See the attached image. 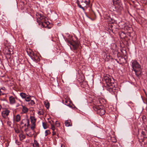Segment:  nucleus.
Instances as JSON below:
<instances>
[{
  "label": "nucleus",
  "instance_id": "obj_1",
  "mask_svg": "<svg viewBox=\"0 0 147 147\" xmlns=\"http://www.w3.org/2000/svg\"><path fill=\"white\" fill-rule=\"evenodd\" d=\"M104 80L108 86L107 90L112 94H115L116 93L115 84L114 83V79L109 75L106 76L104 78Z\"/></svg>",
  "mask_w": 147,
  "mask_h": 147
},
{
  "label": "nucleus",
  "instance_id": "obj_2",
  "mask_svg": "<svg viewBox=\"0 0 147 147\" xmlns=\"http://www.w3.org/2000/svg\"><path fill=\"white\" fill-rule=\"evenodd\" d=\"M37 21L40 24H41L43 27H47L50 24L47 18L40 14L37 13Z\"/></svg>",
  "mask_w": 147,
  "mask_h": 147
},
{
  "label": "nucleus",
  "instance_id": "obj_3",
  "mask_svg": "<svg viewBox=\"0 0 147 147\" xmlns=\"http://www.w3.org/2000/svg\"><path fill=\"white\" fill-rule=\"evenodd\" d=\"M132 66L134 71L135 72L136 75H140L141 73L140 71L141 66L137 61L133 60L132 62Z\"/></svg>",
  "mask_w": 147,
  "mask_h": 147
},
{
  "label": "nucleus",
  "instance_id": "obj_4",
  "mask_svg": "<svg viewBox=\"0 0 147 147\" xmlns=\"http://www.w3.org/2000/svg\"><path fill=\"white\" fill-rule=\"evenodd\" d=\"M120 2V0H113V3L114 5H115V9L113 10L115 11H117L120 14L123 8L119 5V4Z\"/></svg>",
  "mask_w": 147,
  "mask_h": 147
},
{
  "label": "nucleus",
  "instance_id": "obj_5",
  "mask_svg": "<svg viewBox=\"0 0 147 147\" xmlns=\"http://www.w3.org/2000/svg\"><path fill=\"white\" fill-rule=\"evenodd\" d=\"M93 108L100 116L103 115L105 113L104 108L102 106H94Z\"/></svg>",
  "mask_w": 147,
  "mask_h": 147
},
{
  "label": "nucleus",
  "instance_id": "obj_6",
  "mask_svg": "<svg viewBox=\"0 0 147 147\" xmlns=\"http://www.w3.org/2000/svg\"><path fill=\"white\" fill-rule=\"evenodd\" d=\"M81 4L80 5L79 3H77L78 7L82 9L84 11V7L86 6L87 5L90 3L89 1H86L85 0H83L81 2Z\"/></svg>",
  "mask_w": 147,
  "mask_h": 147
},
{
  "label": "nucleus",
  "instance_id": "obj_7",
  "mask_svg": "<svg viewBox=\"0 0 147 147\" xmlns=\"http://www.w3.org/2000/svg\"><path fill=\"white\" fill-rule=\"evenodd\" d=\"M112 15H111L109 13L104 14V17L105 19H107L109 21L111 22L112 24H114L115 22V20L113 17H112Z\"/></svg>",
  "mask_w": 147,
  "mask_h": 147
},
{
  "label": "nucleus",
  "instance_id": "obj_8",
  "mask_svg": "<svg viewBox=\"0 0 147 147\" xmlns=\"http://www.w3.org/2000/svg\"><path fill=\"white\" fill-rule=\"evenodd\" d=\"M20 95L22 98L25 99L26 101H29L31 100V96H28L25 93H21L20 94Z\"/></svg>",
  "mask_w": 147,
  "mask_h": 147
},
{
  "label": "nucleus",
  "instance_id": "obj_9",
  "mask_svg": "<svg viewBox=\"0 0 147 147\" xmlns=\"http://www.w3.org/2000/svg\"><path fill=\"white\" fill-rule=\"evenodd\" d=\"M104 100L103 98H99L94 102V103L96 104V105L94 106H98L99 107L102 106L101 105L103 102Z\"/></svg>",
  "mask_w": 147,
  "mask_h": 147
},
{
  "label": "nucleus",
  "instance_id": "obj_10",
  "mask_svg": "<svg viewBox=\"0 0 147 147\" xmlns=\"http://www.w3.org/2000/svg\"><path fill=\"white\" fill-rule=\"evenodd\" d=\"M62 101L63 103L65 105L69 107H72V106L70 104V101L68 99L64 98L62 100Z\"/></svg>",
  "mask_w": 147,
  "mask_h": 147
},
{
  "label": "nucleus",
  "instance_id": "obj_11",
  "mask_svg": "<svg viewBox=\"0 0 147 147\" xmlns=\"http://www.w3.org/2000/svg\"><path fill=\"white\" fill-rule=\"evenodd\" d=\"M71 44V45L72 46L74 50L77 49L79 46V42L78 41H73L72 43Z\"/></svg>",
  "mask_w": 147,
  "mask_h": 147
},
{
  "label": "nucleus",
  "instance_id": "obj_12",
  "mask_svg": "<svg viewBox=\"0 0 147 147\" xmlns=\"http://www.w3.org/2000/svg\"><path fill=\"white\" fill-rule=\"evenodd\" d=\"M32 59L36 62H38L40 60V59L37 54L35 53L32 57Z\"/></svg>",
  "mask_w": 147,
  "mask_h": 147
},
{
  "label": "nucleus",
  "instance_id": "obj_13",
  "mask_svg": "<svg viewBox=\"0 0 147 147\" xmlns=\"http://www.w3.org/2000/svg\"><path fill=\"white\" fill-rule=\"evenodd\" d=\"M27 124V127H28L30 125L29 120V119H25L22 120L21 124L22 125L23 124Z\"/></svg>",
  "mask_w": 147,
  "mask_h": 147
},
{
  "label": "nucleus",
  "instance_id": "obj_14",
  "mask_svg": "<svg viewBox=\"0 0 147 147\" xmlns=\"http://www.w3.org/2000/svg\"><path fill=\"white\" fill-rule=\"evenodd\" d=\"M9 113V111L8 110H6L2 112V116L4 118L6 117L8 115Z\"/></svg>",
  "mask_w": 147,
  "mask_h": 147
},
{
  "label": "nucleus",
  "instance_id": "obj_15",
  "mask_svg": "<svg viewBox=\"0 0 147 147\" xmlns=\"http://www.w3.org/2000/svg\"><path fill=\"white\" fill-rule=\"evenodd\" d=\"M9 100L11 104H13L15 102V99L13 96H10L9 98Z\"/></svg>",
  "mask_w": 147,
  "mask_h": 147
},
{
  "label": "nucleus",
  "instance_id": "obj_16",
  "mask_svg": "<svg viewBox=\"0 0 147 147\" xmlns=\"http://www.w3.org/2000/svg\"><path fill=\"white\" fill-rule=\"evenodd\" d=\"M21 119V117L20 115L19 114L16 115L15 118V120L17 122H19Z\"/></svg>",
  "mask_w": 147,
  "mask_h": 147
},
{
  "label": "nucleus",
  "instance_id": "obj_17",
  "mask_svg": "<svg viewBox=\"0 0 147 147\" xmlns=\"http://www.w3.org/2000/svg\"><path fill=\"white\" fill-rule=\"evenodd\" d=\"M30 119L31 123H35L36 121V119L34 116H30Z\"/></svg>",
  "mask_w": 147,
  "mask_h": 147
},
{
  "label": "nucleus",
  "instance_id": "obj_18",
  "mask_svg": "<svg viewBox=\"0 0 147 147\" xmlns=\"http://www.w3.org/2000/svg\"><path fill=\"white\" fill-rule=\"evenodd\" d=\"M33 146L34 147H39V144L36 140H34L33 144Z\"/></svg>",
  "mask_w": 147,
  "mask_h": 147
},
{
  "label": "nucleus",
  "instance_id": "obj_19",
  "mask_svg": "<svg viewBox=\"0 0 147 147\" xmlns=\"http://www.w3.org/2000/svg\"><path fill=\"white\" fill-rule=\"evenodd\" d=\"M23 109H22V112L24 113H27L28 111V109L26 107L22 105Z\"/></svg>",
  "mask_w": 147,
  "mask_h": 147
},
{
  "label": "nucleus",
  "instance_id": "obj_20",
  "mask_svg": "<svg viewBox=\"0 0 147 147\" xmlns=\"http://www.w3.org/2000/svg\"><path fill=\"white\" fill-rule=\"evenodd\" d=\"M65 125L66 126L69 127L71 125V123L68 121L67 120L65 121Z\"/></svg>",
  "mask_w": 147,
  "mask_h": 147
},
{
  "label": "nucleus",
  "instance_id": "obj_21",
  "mask_svg": "<svg viewBox=\"0 0 147 147\" xmlns=\"http://www.w3.org/2000/svg\"><path fill=\"white\" fill-rule=\"evenodd\" d=\"M27 53L28 54H29V55L31 56V57H32L33 55L35 53H34L33 51H32L31 50H29V51H28Z\"/></svg>",
  "mask_w": 147,
  "mask_h": 147
},
{
  "label": "nucleus",
  "instance_id": "obj_22",
  "mask_svg": "<svg viewBox=\"0 0 147 147\" xmlns=\"http://www.w3.org/2000/svg\"><path fill=\"white\" fill-rule=\"evenodd\" d=\"M19 136L20 139H21L22 140L26 138L25 136L22 134H20Z\"/></svg>",
  "mask_w": 147,
  "mask_h": 147
},
{
  "label": "nucleus",
  "instance_id": "obj_23",
  "mask_svg": "<svg viewBox=\"0 0 147 147\" xmlns=\"http://www.w3.org/2000/svg\"><path fill=\"white\" fill-rule=\"evenodd\" d=\"M29 102L28 104L30 105L31 106L35 104V102L33 100H31L29 101H28Z\"/></svg>",
  "mask_w": 147,
  "mask_h": 147
},
{
  "label": "nucleus",
  "instance_id": "obj_24",
  "mask_svg": "<svg viewBox=\"0 0 147 147\" xmlns=\"http://www.w3.org/2000/svg\"><path fill=\"white\" fill-rule=\"evenodd\" d=\"M42 125L44 128L45 129H46L48 127L47 124L45 122L42 123Z\"/></svg>",
  "mask_w": 147,
  "mask_h": 147
},
{
  "label": "nucleus",
  "instance_id": "obj_25",
  "mask_svg": "<svg viewBox=\"0 0 147 147\" xmlns=\"http://www.w3.org/2000/svg\"><path fill=\"white\" fill-rule=\"evenodd\" d=\"M32 125L31 127V128L32 130H34V129L35 126V123H31Z\"/></svg>",
  "mask_w": 147,
  "mask_h": 147
},
{
  "label": "nucleus",
  "instance_id": "obj_26",
  "mask_svg": "<svg viewBox=\"0 0 147 147\" xmlns=\"http://www.w3.org/2000/svg\"><path fill=\"white\" fill-rule=\"evenodd\" d=\"M6 55L9 57H11L10 55L11 54V53L10 51H9V50H7V52L6 53Z\"/></svg>",
  "mask_w": 147,
  "mask_h": 147
},
{
  "label": "nucleus",
  "instance_id": "obj_27",
  "mask_svg": "<svg viewBox=\"0 0 147 147\" xmlns=\"http://www.w3.org/2000/svg\"><path fill=\"white\" fill-rule=\"evenodd\" d=\"M38 113L40 115H43L44 114V112L43 110H41L38 111Z\"/></svg>",
  "mask_w": 147,
  "mask_h": 147
},
{
  "label": "nucleus",
  "instance_id": "obj_28",
  "mask_svg": "<svg viewBox=\"0 0 147 147\" xmlns=\"http://www.w3.org/2000/svg\"><path fill=\"white\" fill-rule=\"evenodd\" d=\"M51 134V132L49 130H47L45 131V136H47L48 135Z\"/></svg>",
  "mask_w": 147,
  "mask_h": 147
},
{
  "label": "nucleus",
  "instance_id": "obj_29",
  "mask_svg": "<svg viewBox=\"0 0 147 147\" xmlns=\"http://www.w3.org/2000/svg\"><path fill=\"white\" fill-rule=\"evenodd\" d=\"M45 105V106L48 109L49 108L50 104L49 102H45L44 103Z\"/></svg>",
  "mask_w": 147,
  "mask_h": 147
},
{
  "label": "nucleus",
  "instance_id": "obj_30",
  "mask_svg": "<svg viewBox=\"0 0 147 147\" xmlns=\"http://www.w3.org/2000/svg\"><path fill=\"white\" fill-rule=\"evenodd\" d=\"M9 142L8 141H6L5 142V147H8L9 145Z\"/></svg>",
  "mask_w": 147,
  "mask_h": 147
},
{
  "label": "nucleus",
  "instance_id": "obj_31",
  "mask_svg": "<svg viewBox=\"0 0 147 147\" xmlns=\"http://www.w3.org/2000/svg\"><path fill=\"white\" fill-rule=\"evenodd\" d=\"M51 129H52L53 131H55V126L52 124H51Z\"/></svg>",
  "mask_w": 147,
  "mask_h": 147
},
{
  "label": "nucleus",
  "instance_id": "obj_32",
  "mask_svg": "<svg viewBox=\"0 0 147 147\" xmlns=\"http://www.w3.org/2000/svg\"><path fill=\"white\" fill-rule=\"evenodd\" d=\"M57 134L56 132L55 131H53V135H54Z\"/></svg>",
  "mask_w": 147,
  "mask_h": 147
},
{
  "label": "nucleus",
  "instance_id": "obj_33",
  "mask_svg": "<svg viewBox=\"0 0 147 147\" xmlns=\"http://www.w3.org/2000/svg\"><path fill=\"white\" fill-rule=\"evenodd\" d=\"M15 132L17 133H20V131L18 129H15Z\"/></svg>",
  "mask_w": 147,
  "mask_h": 147
},
{
  "label": "nucleus",
  "instance_id": "obj_34",
  "mask_svg": "<svg viewBox=\"0 0 147 147\" xmlns=\"http://www.w3.org/2000/svg\"><path fill=\"white\" fill-rule=\"evenodd\" d=\"M142 134L144 135V136H145L146 135V134H145V132L143 131H142Z\"/></svg>",
  "mask_w": 147,
  "mask_h": 147
},
{
  "label": "nucleus",
  "instance_id": "obj_35",
  "mask_svg": "<svg viewBox=\"0 0 147 147\" xmlns=\"http://www.w3.org/2000/svg\"><path fill=\"white\" fill-rule=\"evenodd\" d=\"M67 42L70 45H71V43H72V41L68 40Z\"/></svg>",
  "mask_w": 147,
  "mask_h": 147
},
{
  "label": "nucleus",
  "instance_id": "obj_36",
  "mask_svg": "<svg viewBox=\"0 0 147 147\" xmlns=\"http://www.w3.org/2000/svg\"><path fill=\"white\" fill-rule=\"evenodd\" d=\"M28 127H27V128H25L24 129V131H25L26 132H27L28 130Z\"/></svg>",
  "mask_w": 147,
  "mask_h": 147
},
{
  "label": "nucleus",
  "instance_id": "obj_37",
  "mask_svg": "<svg viewBox=\"0 0 147 147\" xmlns=\"http://www.w3.org/2000/svg\"><path fill=\"white\" fill-rule=\"evenodd\" d=\"M27 135L29 136H32V135L31 134H26Z\"/></svg>",
  "mask_w": 147,
  "mask_h": 147
},
{
  "label": "nucleus",
  "instance_id": "obj_38",
  "mask_svg": "<svg viewBox=\"0 0 147 147\" xmlns=\"http://www.w3.org/2000/svg\"><path fill=\"white\" fill-rule=\"evenodd\" d=\"M100 129V131H101L102 132H105V131L104 130H103L102 129Z\"/></svg>",
  "mask_w": 147,
  "mask_h": 147
},
{
  "label": "nucleus",
  "instance_id": "obj_39",
  "mask_svg": "<svg viewBox=\"0 0 147 147\" xmlns=\"http://www.w3.org/2000/svg\"><path fill=\"white\" fill-rule=\"evenodd\" d=\"M22 125H24L25 127L27 126V124H23Z\"/></svg>",
  "mask_w": 147,
  "mask_h": 147
},
{
  "label": "nucleus",
  "instance_id": "obj_40",
  "mask_svg": "<svg viewBox=\"0 0 147 147\" xmlns=\"http://www.w3.org/2000/svg\"><path fill=\"white\" fill-rule=\"evenodd\" d=\"M1 94H2V92L1 91V89H0V96H1Z\"/></svg>",
  "mask_w": 147,
  "mask_h": 147
},
{
  "label": "nucleus",
  "instance_id": "obj_41",
  "mask_svg": "<svg viewBox=\"0 0 147 147\" xmlns=\"http://www.w3.org/2000/svg\"><path fill=\"white\" fill-rule=\"evenodd\" d=\"M1 89H2V90H5V88H4H4H1Z\"/></svg>",
  "mask_w": 147,
  "mask_h": 147
},
{
  "label": "nucleus",
  "instance_id": "obj_42",
  "mask_svg": "<svg viewBox=\"0 0 147 147\" xmlns=\"http://www.w3.org/2000/svg\"><path fill=\"white\" fill-rule=\"evenodd\" d=\"M19 106V104H17L16 105V107H18Z\"/></svg>",
  "mask_w": 147,
  "mask_h": 147
},
{
  "label": "nucleus",
  "instance_id": "obj_43",
  "mask_svg": "<svg viewBox=\"0 0 147 147\" xmlns=\"http://www.w3.org/2000/svg\"><path fill=\"white\" fill-rule=\"evenodd\" d=\"M48 122H49V123H51V124H51V121H48Z\"/></svg>",
  "mask_w": 147,
  "mask_h": 147
},
{
  "label": "nucleus",
  "instance_id": "obj_44",
  "mask_svg": "<svg viewBox=\"0 0 147 147\" xmlns=\"http://www.w3.org/2000/svg\"><path fill=\"white\" fill-rule=\"evenodd\" d=\"M1 106L0 105V110L1 109Z\"/></svg>",
  "mask_w": 147,
  "mask_h": 147
},
{
  "label": "nucleus",
  "instance_id": "obj_45",
  "mask_svg": "<svg viewBox=\"0 0 147 147\" xmlns=\"http://www.w3.org/2000/svg\"><path fill=\"white\" fill-rule=\"evenodd\" d=\"M99 134L101 135H102V134L101 133H99Z\"/></svg>",
  "mask_w": 147,
  "mask_h": 147
},
{
  "label": "nucleus",
  "instance_id": "obj_46",
  "mask_svg": "<svg viewBox=\"0 0 147 147\" xmlns=\"http://www.w3.org/2000/svg\"><path fill=\"white\" fill-rule=\"evenodd\" d=\"M58 125H58V126H59V123H58Z\"/></svg>",
  "mask_w": 147,
  "mask_h": 147
},
{
  "label": "nucleus",
  "instance_id": "obj_47",
  "mask_svg": "<svg viewBox=\"0 0 147 147\" xmlns=\"http://www.w3.org/2000/svg\"><path fill=\"white\" fill-rule=\"evenodd\" d=\"M2 94L3 95V93H2Z\"/></svg>",
  "mask_w": 147,
  "mask_h": 147
},
{
  "label": "nucleus",
  "instance_id": "obj_48",
  "mask_svg": "<svg viewBox=\"0 0 147 147\" xmlns=\"http://www.w3.org/2000/svg\"><path fill=\"white\" fill-rule=\"evenodd\" d=\"M61 147H62V146H61Z\"/></svg>",
  "mask_w": 147,
  "mask_h": 147
}]
</instances>
